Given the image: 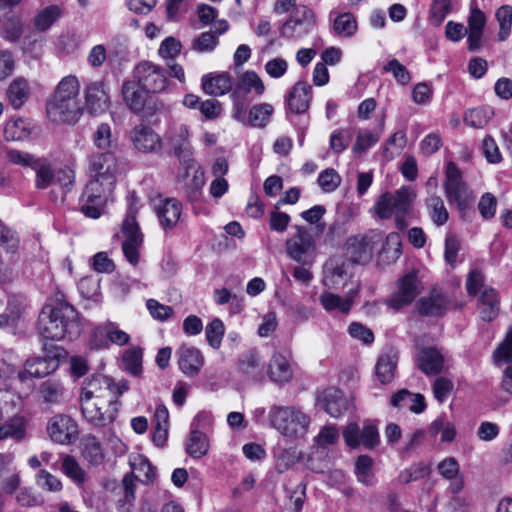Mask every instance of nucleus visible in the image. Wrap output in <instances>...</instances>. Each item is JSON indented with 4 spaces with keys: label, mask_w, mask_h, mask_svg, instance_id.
Listing matches in <instances>:
<instances>
[{
    "label": "nucleus",
    "mask_w": 512,
    "mask_h": 512,
    "mask_svg": "<svg viewBox=\"0 0 512 512\" xmlns=\"http://www.w3.org/2000/svg\"><path fill=\"white\" fill-rule=\"evenodd\" d=\"M120 172L118 158L112 151L92 153L88 157L89 181L80 197L81 212L89 218L100 217L112 194Z\"/></svg>",
    "instance_id": "1"
},
{
    "label": "nucleus",
    "mask_w": 512,
    "mask_h": 512,
    "mask_svg": "<svg viewBox=\"0 0 512 512\" xmlns=\"http://www.w3.org/2000/svg\"><path fill=\"white\" fill-rule=\"evenodd\" d=\"M39 335L47 340H73L81 333V324L75 308L66 301L46 304L38 318Z\"/></svg>",
    "instance_id": "2"
},
{
    "label": "nucleus",
    "mask_w": 512,
    "mask_h": 512,
    "mask_svg": "<svg viewBox=\"0 0 512 512\" xmlns=\"http://www.w3.org/2000/svg\"><path fill=\"white\" fill-rule=\"evenodd\" d=\"M80 87L75 75L61 79L46 106L47 116L52 122L74 125L79 121L83 114Z\"/></svg>",
    "instance_id": "3"
},
{
    "label": "nucleus",
    "mask_w": 512,
    "mask_h": 512,
    "mask_svg": "<svg viewBox=\"0 0 512 512\" xmlns=\"http://www.w3.org/2000/svg\"><path fill=\"white\" fill-rule=\"evenodd\" d=\"M416 194L408 186H402L394 193L382 194L374 204V211L381 219L395 217L396 226L404 229L407 224L405 215L409 213Z\"/></svg>",
    "instance_id": "4"
},
{
    "label": "nucleus",
    "mask_w": 512,
    "mask_h": 512,
    "mask_svg": "<svg viewBox=\"0 0 512 512\" xmlns=\"http://www.w3.org/2000/svg\"><path fill=\"white\" fill-rule=\"evenodd\" d=\"M269 416L272 426L289 439L302 438L308 431L310 418L297 408L274 406Z\"/></svg>",
    "instance_id": "5"
},
{
    "label": "nucleus",
    "mask_w": 512,
    "mask_h": 512,
    "mask_svg": "<svg viewBox=\"0 0 512 512\" xmlns=\"http://www.w3.org/2000/svg\"><path fill=\"white\" fill-rule=\"evenodd\" d=\"M128 389L129 384L125 379L116 381L110 376L96 374L83 382L79 402L118 399Z\"/></svg>",
    "instance_id": "6"
},
{
    "label": "nucleus",
    "mask_w": 512,
    "mask_h": 512,
    "mask_svg": "<svg viewBox=\"0 0 512 512\" xmlns=\"http://www.w3.org/2000/svg\"><path fill=\"white\" fill-rule=\"evenodd\" d=\"M295 234L285 242L287 255L294 261L312 266L316 257V242L305 226H295Z\"/></svg>",
    "instance_id": "7"
},
{
    "label": "nucleus",
    "mask_w": 512,
    "mask_h": 512,
    "mask_svg": "<svg viewBox=\"0 0 512 512\" xmlns=\"http://www.w3.org/2000/svg\"><path fill=\"white\" fill-rule=\"evenodd\" d=\"M138 212L137 201H132L129 205L127 216L122 225V231L125 240L122 243V250L127 261L136 266L139 262V248L143 242V236L136 222Z\"/></svg>",
    "instance_id": "8"
},
{
    "label": "nucleus",
    "mask_w": 512,
    "mask_h": 512,
    "mask_svg": "<svg viewBox=\"0 0 512 512\" xmlns=\"http://www.w3.org/2000/svg\"><path fill=\"white\" fill-rule=\"evenodd\" d=\"M83 418L97 427H104L114 422L119 410L118 399L108 398L98 401H81Z\"/></svg>",
    "instance_id": "9"
},
{
    "label": "nucleus",
    "mask_w": 512,
    "mask_h": 512,
    "mask_svg": "<svg viewBox=\"0 0 512 512\" xmlns=\"http://www.w3.org/2000/svg\"><path fill=\"white\" fill-rule=\"evenodd\" d=\"M315 26V15L305 5L295 7L289 18L283 23L280 33L289 39H300L312 32Z\"/></svg>",
    "instance_id": "10"
},
{
    "label": "nucleus",
    "mask_w": 512,
    "mask_h": 512,
    "mask_svg": "<svg viewBox=\"0 0 512 512\" xmlns=\"http://www.w3.org/2000/svg\"><path fill=\"white\" fill-rule=\"evenodd\" d=\"M50 440L60 445H70L78 439L79 428L77 422L66 414L52 416L46 426Z\"/></svg>",
    "instance_id": "11"
},
{
    "label": "nucleus",
    "mask_w": 512,
    "mask_h": 512,
    "mask_svg": "<svg viewBox=\"0 0 512 512\" xmlns=\"http://www.w3.org/2000/svg\"><path fill=\"white\" fill-rule=\"evenodd\" d=\"M134 73L138 85L146 92L159 93L164 91L168 85L165 70L152 62L139 63Z\"/></svg>",
    "instance_id": "12"
},
{
    "label": "nucleus",
    "mask_w": 512,
    "mask_h": 512,
    "mask_svg": "<svg viewBox=\"0 0 512 512\" xmlns=\"http://www.w3.org/2000/svg\"><path fill=\"white\" fill-rule=\"evenodd\" d=\"M382 238L381 232L371 230L366 234L352 236L347 241V254L354 263L365 264L373 255L376 243Z\"/></svg>",
    "instance_id": "13"
},
{
    "label": "nucleus",
    "mask_w": 512,
    "mask_h": 512,
    "mask_svg": "<svg viewBox=\"0 0 512 512\" xmlns=\"http://www.w3.org/2000/svg\"><path fill=\"white\" fill-rule=\"evenodd\" d=\"M415 363L425 375H438L446 371V355L435 346L419 347L415 354Z\"/></svg>",
    "instance_id": "14"
},
{
    "label": "nucleus",
    "mask_w": 512,
    "mask_h": 512,
    "mask_svg": "<svg viewBox=\"0 0 512 512\" xmlns=\"http://www.w3.org/2000/svg\"><path fill=\"white\" fill-rule=\"evenodd\" d=\"M360 426L352 422L343 430V438L350 448L364 446L366 449H374L380 442L379 432L375 425L366 423L362 428V438L359 437Z\"/></svg>",
    "instance_id": "15"
},
{
    "label": "nucleus",
    "mask_w": 512,
    "mask_h": 512,
    "mask_svg": "<svg viewBox=\"0 0 512 512\" xmlns=\"http://www.w3.org/2000/svg\"><path fill=\"white\" fill-rule=\"evenodd\" d=\"M360 292L358 283L352 285L344 296H340L330 291H323L319 296V301L323 308L329 313L348 314Z\"/></svg>",
    "instance_id": "16"
},
{
    "label": "nucleus",
    "mask_w": 512,
    "mask_h": 512,
    "mask_svg": "<svg viewBox=\"0 0 512 512\" xmlns=\"http://www.w3.org/2000/svg\"><path fill=\"white\" fill-rule=\"evenodd\" d=\"M84 96L85 106L90 114H102L110 106L109 87L103 80L89 83Z\"/></svg>",
    "instance_id": "17"
},
{
    "label": "nucleus",
    "mask_w": 512,
    "mask_h": 512,
    "mask_svg": "<svg viewBox=\"0 0 512 512\" xmlns=\"http://www.w3.org/2000/svg\"><path fill=\"white\" fill-rule=\"evenodd\" d=\"M267 374L275 383L290 382L294 374L291 353L289 351H274L267 367Z\"/></svg>",
    "instance_id": "18"
},
{
    "label": "nucleus",
    "mask_w": 512,
    "mask_h": 512,
    "mask_svg": "<svg viewBox=\"0 0 512 512\" xmlns=\"http://www.w3.org/2000/svg\"><path fill=\"white\" fill-rule=\"evenodd\" d=\"M265 91V85L262 79L254 71H245L241 74L235 83L232 91V99H243L251 96L260 97Z\"/></svg>",
    "instance_id": "19"
},
{
    "label": "nucleus",
    "mask_w": 512,
    "mask_h": 512,
    "mask_svg": "<svg viewBox=\"0 0 512 512\" xmlns=\"http://www.w3.org/2000/svg\"><path fill=\"white\" fill-rule=\"evenodd\" d=\"M419 293L417 275L408 273L398 281V290L391 296L388 304L393 309H400L409 305Z\"/></svg>",
    "instance_id": "20"
},
{
    "label": "nucleus",
    "mask_w": 512,
    "mask_h": 512,
    "mask_svg": "<svg viewBox=\"0 0 512 512\" xmlns=\"http://www.w3.org/2000/svg\"><path fill=\"white\" fill-rule=\"evenodd\" d=\"M59 354L46 357H34L26 361L24 369L19 372V378L24 381L29 377L41 378L54 372L59 366Z\"/></svg>",
    "instance_id": "21"
},
{
    "label": "nucleus",
    "mask_w": 512,
    "mask_h": 512,
    "mask_svg": "<svg viewBox=\"0 0 512 512\" xmlns=\"http://www.w3.org/2000/svg\"><path fill=\"white\" fill-rule=\"evenodd\" d=\"M133 147L143 153H157L162 148L160 136L149 126L138 125L130 133Z\"/></svg>",
    "instance_id": "22"
},
{
    "label": "nucleus",
    "mask_w": 512,
    "mask_h": 512,
    "mask_svg": "<svg viewBox=\"0 0 512 512\" xmlns=\"http://www.w3.org/2000/svg\"><path fill=\"white\" fill-rule=\"evenodd\" d=\"M233 83V78L228 72L208 73L201 78L203 92L213 97L223 96L230 92Z\"/></svg>",
    "instance_id": "23"
},
{
    "label": "nucleus",
    "mask_w": 512,
    "mask_h": 512,
    "mask_svg": "<svg viewBox=\"0 0 512 512\" xmlns=\"http://www.w3.org/2000/svg\"><path fill=\"white\" fill-rule=\"evenodd\" d=\"M176 354L179 369L188 377L196 376L204 365V356L195 347L183 345Z\"/></svg>",
    "instance_id": "24"
},
{
    "label": "nucleus",
    "mask_w": 512,
    "mask_h": 512,
    "mask_svg": "<svg viewBox=\"0 0 512 512\" xmlns=\"http://www.w3.org/2000/svg\"><path fill=\"white\" fill-rule=\"evenodd\" d=\"M312 100V87L304 81H298L290 90L287 97V107L295 114L308 111Z\"/></svg>",
    "instance_id": "25"
},
{
    "label": "nucleus",
    "mask_w": 512,
    "mask_h": 512,
    "mask_svg": "<svg viewBox=\"0 0 512 512\" xmlns=\"http://www.w3.org/2000/svg\"><path fill=\"white\" fill-rule=\"evenodd\" d=\"M155 211L160 225L168 230L178 223L182 213V205L174 198L160 199L158 204L155 205Z\"/></svg>",
    "instance_id": "26"
},
{
    "label": "nucleus",
    "mask_w": 512,
    "mask_h": 512,
    "mask_svg": "<svg viewBox=\"0 0 512 512\" xmlns=\"http://www.w3.org/2000/svg\"><path fill=\"white\" fill-rule=\"evenodd\" d=\"M447 296L437 289H433L429 296L422 297L417 302V309L424 316H442L448 308Z\"/></svg>",
    "instance_id": "27"
},
{
    "label": "nucleus",
    "mask_w": 512,
    "mask_h": 512,
    "mask_svg": "<svg viewBox=\"0 0 512 512\" xmlns=\"http://www.w3.org/2000/svg\"><path fill=\"white\" fill-rule=\"evenodd\" d=\"M319 405L332 417H339L348 408V402L343 393L336 388H328L319 399Z\"/></svg>",
    "instance_id": "28"
},
{
    "label": "nucleus",
    "mask_w": 512,
    "mask_h": 512,
    "mask_svg": "<svg viewBox=\"0 0 512 512\" xmlns=\"http://www.w3.org/2000/svg\"><path fill=\"white\" fill-rule=\"evenodd\" d=\"M486 24L485 14L478 8L472 9L468 18V48L475 51L481 45L483 28Z\"/></svg>",
    "instance_id": "29"
},
{
    "label": "nucleus",
    "mask_w": 512,
    "mask_h": 512,
    "mask_svg": "<svg viewBox=\"0 0 512 512\" xmlns=\"http://www.w3.org/2000/svg\"><path fill=\"white\" fill-rule=\"evenodd\" d=\"M190 130L185 124L175 127L169 137V145L178 158H185L191 153L189 141Z\"/></svg>",
    "instance_id": "30"
},
{
    "label": "nucleus",
    "mask_w": 512,
    "mask_h": 512,
    "mask_svg": "<svg viewBox=\"0 0 512 512\" xmlns=\"http://www.w3.org/2000/svg\"><path fill=\"white\" fill-rule=\"evenodd\" d=\"M478 311L484 321H492L499 312V298L493 288H484L478 299Z\"/></svg>",
    "instance_id": "31"
},
{
    "label": "nucleus",
    "mask_w": 512,
    "mask_h": 512,
    "mask_svg": "<svg viewBox=\"0 0 512 512\" xmlns=\"http://www.w3.org/2000/svg\"><path fill=\"white\" fill-rule=\"evenodd\" d=\"M24 24L20 16L6 14L0 18V36L9 42H17L23 34Z\"/></svg>",
    "instance_id": "32"
},
{
    "label": "nucleus",
    "mask_w": 512,
    "mask_h": 512,
    "mask_svg": "<svg viewBox=\"0 0 512 512\" xmlns=\"http://www.w3.org/2000/svg\"><path fill=\"white\" fill-rule=\"evenodd\" d=\"M123 99L133 112H141L146 103L144 90L135 82H125L122 86Z\"/></svg>",
    "instance_id": "33"
},
{
    "label": "nucleus",
    "mask_w": 512,
    "mask_h": 512,
    "mask_svg": "<svg viewBox=\"0 0 512 512\" xmlns=\"http://www.w3.org/2000/svg\"><path fill=\"white\" fill-rule=\"evenodd\" d=\"M440 474L447 480L451 481L450 490L457 494L463 488V478L459 474V465L454 458H446L438 465Z\"/></svg>",
    "instance_id": "34"
},
{
    "label": "nucleus",
    "mask_w": 512,
    "mask_h": 512,
    "mask_svg": "<svg viewBox=\"0 0 512 512\" xmlns=\"http://www.w3.org/2000/svg\"><path fill=\"white\" fill-rule=\"evenodd\" d=\"M398 357L393 351L382 354L376 364V375L381 383H390L394 378Z\"/></svg>",
    "instance_id": "35"
},
{
    "label": "nucleus",
    "mask_w": 512,
    "mask_h": 512,
    "mask_svg": "<svg viewBox=\"0 0 512 512\" xmlns=\"http://www.w3.org/2000/svg\"><path fill=\"white\" fill-rule=\"evenodd\" d=\"M273 113L274 107L271 104H256L248 111L247 125L255 128H264L270 122Z\"/></svg>",
    "instance_id": "36"
},
{
    "label": "nucleus",
    "mask_w": 512,
    "mask_h": 512,
    "mask_svg": "<svg viewBox=\"0 0 512 512\" xmlns=\"http://www.w3.org/2000/svg\"><path fill=\"white\" fill-rule=\"evenodd\" d=\"M384 129V121L382 120L379 125V130L371 131L368 129L359 130L356 136L355 143L352 150L356 154L365 153L371 146L376 144Z\"/></svg>",
    "instance_id": "37"
},
{
    "label": "nucleus",
    "mask_w": 512,
    "mask_h": 512,
    "mask_svg": "<svg viewBox=\"0 0 512 512\" xmlns=\"http://www.w3.org/2000/svg\"><path fill=\"white\" fill-rule=\"evenodd\" d=\"M428 215L436 226H443L449 219V213L441 197L431 194L426 199Z\"/></svg>",
    "instance_id": "38"
},
{
    "label": "nucleus",
    "mask_w": 512,
    "mask_h": 512,
    "mask_svg": "<svg viewBox=\"0 0 512 512\" xmlns=\"http://www.w3.org/2000/svg\"><path fill=\"white\" fill-rule=\"evenodd\" d=\"M39 394L44 403L55 405L61 402L64 395V387L60 381L49 379L41 383Z\"/></svg>",
    "instance_id": "39"
},
{
    "label": "nucleus",
    "mask_w": 512,
    "mask_h": 512,
    "mask_svg": "<svg viewBox=\"0 0 512 512\" xmlns=\"http://www.w3.org/2000/svg\"><path fill=\"white\" fill-rule=\"evenodd\" d=\"M30 94L29 84L23 78H17L9 85L7 97L10 104L18 109L28 99Z\"/></svg>",
    "instance_id": "40"
},
{
    "label": "nucleus",
    "mask_w": 512,
    "mask_h": 512,
    "mask_svg": "<svg viewBox=\"0 0 512 512\" xmlns=\"http://www.w3.org/2000/svg\"><path fill=\"white\" fill-rule=\"evenodd\" d=\"M15 415L9 418L6 424L0 426V440L14 438L21 440L25 436V418L14 412Z\"/></svg>",
    "instance_id": "41"
},
{
    "label": "nucleus",
    "mask_w": 512,
    "mask_h": 512,
    "mask_svg": "<svg viewBox=\"0 0 512 512\" xmlns=\"http://www.w3.org/2000/svg\"><path fill=\"white\" fill-rule=\"evenodd\" d=\"M83 457L92 465H100L104 460V452L101 443L93 435H87L82 442Z\"/></svg>",
    "instance_id": "42"
},
{
    "label": "nucleus",
    "mask_w": 512,
    "mask_h": 512,
    "mask_svg": "<svg viewBox=\"0 0 512 512\" xmlns=\"http://www.w3.org/2000/svg\"><path fill=\"white\" fill-rule=\"evenodd\" d=\"M373 459L367 455H361L355 462V475L357 480L366 485L372 486L375 484V475L373 472Z\"/></svg>",
    "instance_id": "43"
},
{
    "label": "nucleus",
    "mask_w": 512,
    "mask_h": 512,
    "mask_svg": "<svg viewBox=\"0 0 512 512\" xmlns=\"http://www.w3.org/2000/svg\"><path fill=\"white\" fill-rule=\"evenodd\" d=\"M358 25L352 13L339 14L333 21V32L339 37H351L357 31Z\"/></svg>",
    "instance_id": "44"
},
{
    "label": "nucleus",
    "mask_w": 512,
    "mask_h": 512,
    "mask_svg": "<svg viewBox=\"0 0 512 512\" xmlns=\"http://www.w3.org/2000/svg\"><path fill=\"white\" fill-rule=\"evenodd\" d=\"M22 398L9 389L0 390V420L13 412L19 411L22 407Z\"/></svg>",
    "instance_id": "45"
},
{
    "label": "nucleus",
    "mask_w": 512,
    "mask_h": 512,
    "mask_svg": "<svg viewBox=\"0 0 512 512\" xmlns=\"http://www.w3.org/2000/svg\"><path fill=\"white\" fill-rule=\"evenodd\" d=\"M209 449L207 437L201 431L192 429L190 432L187 452L193 458H201L206 455Z\"/></svg>",
    "instance_id": "46"
},
{
    "label": "nucleus",
    "mask_w": 512,
    "mask_h": 512,
    "mask_svg": "<svg viewBox=\"0 0 512 512\" xmlns=\"http://www.w3.org/2000/svg\"><path fill=\"white\" fill-rule=\"evenodd\" d=\"M61 10L57 5L45 7L33 19L34 27L38 31H46L60 17Z\"/></svg>",
    "instance_id": "47"
},
{
    "label": "nucleus",
    "mask_w": 512,
    "mask_h": 512,
    "mask_svg": "<svg viewBox=\"0 0 512 512\" xmlns=\"http://www.w3.org/2000/svg\"><path fill=\"white\" fill-rule=\"evenodd\" d=\"M449 203L455 204L459 211H464L469 207L471 196L467 190L466 184L444 189Z\"/></svg>",
    "instance_id": "48"
},
{
    "label": "nucleus",
    "mask_w": 512,
    "mask_h": 512,
    "mask_svg": "<svg viewBox=\"0 0 512 512\" xmlns=\"http://www.w3.org/2000/svg\"><path fill=\"white\" fill-rule=\"evenodd\" d=\"M36 171L35 185L38 189H46L55 179L52 166L45 160L37 159V164L32 167Z\"/></svg>",
    "instance_id": "49"
},
{
    "label": "nucleus",
    "mask_w": 512,
    "mask_h": 512,
    "mask_svg": "<svg viewBox=\"0 0 512 512\" xmlns=\"http://www.w3.org/2000/svg\"><path fill=\"white\" fill-rule=\"evenodd\" d=\"M493 112L489 108H473L464 115V122L472 128H483L491 119Z\"/></svg>",
    "instance_id": "50"
},
{
    "label": "nucleus",
    "mask_w": 512,
    "mask_h": 512,
    "mask_svg": "<svg viewBox=\"0 0 512 512\" xmlns=\"http://www.w3.org/2000/svg\"><path fill=\"white\" fill-rule=\"evenodd\" d=\"M62 470L67 477L78 485L82 484L86 479L85 471L73 456H64L62 460Z\"/></svg>",
    "instance_id": "51"
},
{
    "label": "nucleus",
    "mask_w": 512,
    "mask_h": 512,
    "mask_svg": "<svg viewBox=\"0 0 512 512\" xmlns=\"http://www.w3.org/2000/svg\"><path fill=\"white\" fill-rule=\"evenodd\" d=\"M401 254V237L396 232L387 235L385 244L380 252L381 257L387 258L389 262L396 261Z\"/></svg>",
    "instance_id": "52"
},
{
    "label": "nucleus",
    "mask_w": 512,
    "mask_h": 512,
    "mask_svg": "<svg viewBox=\"0 0 512 512\" xmlns=\"http://www.w3.org/2000/svg\"><path fill=\"white\" fill-rule=\"evenodd\" d=\"M496 18L499 23L498 37L500 41L506 40L512 27V7L503 5L496 11Z\"/></svg>",
    "instance_id": "53"
},
{
    "label": "nucleus",
    "mask_w": 512,
    "mask_h": 512,
    "mask_svg": "<svg viewBox=\"0 0 512 512\" xmlns=\"http://www.w3.org/2000/svg\"><path fill=\"white\" fill-rule=\"evenodd\" d=\"M225 327L222 320L219 318L213 319L205 328V334L209 345L218 349L221 346L224 336Z\"/></svg>",
    "instance_id": "54"
},
{
    "label": "nucleus",
    "mask_w": 512,
    "mask_h": 512,
    "mask_svg": "<svg viewBox=\"0 0 512 512\" xmlns=\"http://www.w3.org/2000/svg\"><path fill=\"white\" fill-rule=\"evenodd\" d=\"M114 139L112 135L111 126L108 123H101L97 126L93 135L94 145L101 150L110 149L113 145Z\"/></svg>",
    "instance_id": "55"
},
{
    "label": "nucleus",
    "mask_w": 512,
    "mask_h": 512,
    "mask_svg": "<svg viewBox=\"0 0 512 512\" xmlns=\"http://www.w3.org/2000/svg\"><path fill=\"white\" fill-rule=\"evenodd\" d=\"M451 0H433L430 7L429 21L434 26H440L450 13Z\"/></svg>",
    "instance_id": "56"
},
{
    "label": "nucleus",
    "mask_w": 512,
    "mask_h": 512,
    "mask_svg": "<svg viewBox=\"0 0 512 512\" xmlns=\"http://www.w3.org/2000/svg\"><path fill=\"white\" fill-rule=\"evenodd\" d=\"M406 136L402 131H397L389 137L386 144L383 147V155L386 159L390 160L394 158L395 154H399L405 147Z\"/></svg>",
    "instance_id": "57"
},
{
    "label": "nucleus",
    "mask_w": 512,
    "mask_h": 512,
    "mask_svg": "<svg viewBox=\"0 0 512 512\" xmlns=\"http://www.w3.org/2000/svg\"><path fill=\"white\" fill-rule=\"evenodd\" d=\"M383 71L392 73L394 79L401 85H407L411 81L407 68L395 58L387 61L383 66Z\"/></svg>",
    "instance_id": "58"
},
{
    "label": "nucleus",
    "mask_w": 512,
    "mask_h": 512,
    "mask_svg": "<svg viewBox=\"0 0 512 512\" xmlns=\"http://www.w3.org/2000/svg\"><path fill=\"white\" fill-rule=\"evenodd\" d=\"M318 184L324 192H333L340 186L341 176L332 168L325 169L318 176Z\"/></svg>",
    "instance_id": "59"
},
{
    "label": "nucleus",
    "mask_w": 512,
    "mask_h": 512,
    "mask_svg": "<svg viewBox=\"0 0 512 512\" xmlns=\"http://www.w3.org/2000/svg\"><path fill=\"white\" fill-rule=\"evenodd\" d=\"M352 139V134L348 129H337L332 132L330 136V149L336 153L340 154L344 150L347 149L349 143Z\"/></svg>",
    "instance_id": "60"
},
{
    "label": "nucleus",
    "mask_w": 512,
    "mask_h": 512,
    "mask_svg": "<svg viewBox=\"0 0 512 512\" xmlns=\"http://www.w3.org/2000/svg\"><path fill=\"white\" fill-rule=\"evenodd\" d=\"M96 331L102 335H105L112 343L116 345H125L130 340V336L125 331L120 330L113 323L98 327Z\"/></svg>",
    "instance_id": "61"
},
{
    "label": "nucleus",
    "mask_w": 512,
    "mask_h": 512,
    "mask_svg": "<svg viewBox=\"0 0 512 512\" xmlns=\"http://www.w3.org/2000/svg\"><path fill=\"white\" fill-rule=\"evenodd\" d=\"M125 369L132 375L137 376L142 370V353L140 349H129L123 355Z\"/></svg>",
    "instance_id": "62"
},
{
    "label": "nucleus",
    "mask_w": 512,
    "mask_h": 512,
    "mask_svg": "<svg viewBox=\"0 0 512 512\" xmlns=\"http://www.w3.org/2000/svg\"><path fill=\"white\" fill-rule=\"evenodd\" d=\"M241 370L253 377H258L262 372V365L259 356L255 352L246 353L240 360Z\"/></svg>",
    "instance_id": "63"
},
{
    "label": "nucleus",
    "mask_w": 512,
    "mask_h": 512,
    "mask_svg": "<svg viewBox=\"0 0 512 512\" xmlns=\"http://www.w3.org/2000/svg\"><path fill=\"white\" fill-rule=\"evenodd\" d=\"M218 45V38L211 32H203L192 42V49L200 53L213 51Z\"/></svg>",
    "instance_id": "64"
}]
</instances>
